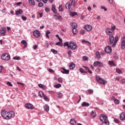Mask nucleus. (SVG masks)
I'll return each instance as SVG.
<instances>
[{"instance_id":"1","label":"nucleus","mask_w":125,"mask_h":125,"mask_svg":"<svg viewBox=\"0 0 125 125\" xmlns=\"http://www.w3.org/2000/svg\"><path fill=\"white\" fill-rule=\"evenodd\" d=\"M100 120L102 123V125H109V120H108L107 115L104 114L101 115Z\"/></svg>"},{"instance_id":"2","label":"nucleus","mask_w":125,"mask_h":125,"mask_svg":"<svg viewBox=\"0 0 125 125\" xmlns=\"http://www.w3.org/2000/svg\"><path fill=\"white\" fill-rule=\"evenodd\" d=\"M109 39L110 44H112V47H115V46H116V43H117L118 41H119V37H118V36L114 37V36H110Z\"/></svg>"},{"instance_id":"3","label":"nucleus","mask_w":125,"mask_h":125,"mask_svg":"<svg viewBox=\"0 0 125 125\" xmlns=\"http://www.w3.org/2000/svg\"><path fill=\"white\" fill-rule=\"evenodd\" d=\"M96 79L98 83H99L101 84L105 85L107 83V81H105V79L100 77L99 76H97Z\"/></svg>"},{"instance_id":"4","label":"nucleus","mask_w":125,"mask_h":125,"mask_svg":"<svg viewBox=\"0 0 125 125\" xmlns=\"http://www.w3.org/2000/svg\"><path fill=\"white\" fill-rule=\"evenodd\" d=\"M1 58L4 61H8L10 59V55L7 53H4L1 55Z\"/></svg>"},{"instance_id":"5","label":"nucleus","mask_w":125,"mask_h":125,"mask_svg":"<svg viewBox=\"0 0 125 125\" xmlns=\"http://www.w3.org/2000/svg\"><path fill=\"white\" fill-rule=\"evenodd\" d=\"M78 47L77 46V44L73 42H69V48H70L72 50H75Z\"/></svg>"},{"instance_id":"6","label":"nucleus","mask_w":125,"mask_h":125,"mask_svg":"<svg viewBox=\"0 0 125 125\" xmlns=\"http://www.w3.org/2000/svg\"><path fill=\"white\" fill-rule=\"evenodd\" d=\"M1 115L2 118L5 120H8V112L2 109L1 111Z\"/></svg>"},{"instance_id":"7","label":"nucleus","mask_w":125,"mask_h":125,"mask_svg":"<svg viewBox=\"0 0 125 125\" xmlns=\"http://www.w3.org/2000/svg\"><path fill=\"white\" fill-rule=\"evenodd\" d=\"M105 32L108 36H112V35H114V31H113V30L110 28H106Z\"/></svg>"},{"instance_id":"8","label":"nucleus","mask_w":125,"mask_h":125,"mask_svg":"<svg viewBox=\"0 0 125 125\" xmlns=\"http://www.w3.org/2000/svg\"><path fill=\"white\" fill-rule=\"evenodd\" d=\"M15 117V112L13 111H10L8 112V120H10L12 118Z\"/></svg>"},{"instance_id":"9","label":"nucleus","mask_w":125,"mask_h":125,"mask_svg":"<svg viewBox=\"0 0 125 125\" xmlns=\"http://www.w3.org/2000/svg\"><path fill=\"white\" fill-rule=\"evenodd\" d=\"M25 108L28 109H31V110H34L35 109V106L33 105V104H30V103H27L25 105Z\"/></svg>"},{"instance_id":"10","label":"nucleus","mask_w":125,"mask_h":125,"mask_svg":"<svg viewBox=\"0 0 125 125\" xmlns=\"http://www.w3.org/2000/svg\"><path fill=\"white\" fill-rule=\"evenodd\" d=\"M93 65L95 67L98 66V67H103V63L101 62L96 61L94 62Z\"/></svg>"},{"instance_id":"11","label":"nucleus","mask_w":125,"mask_h":125,"mask_svg":"<svg viewBox=\"0 0 125 125\" xmlns=\"http://www.w3.org/2000/svg\"><path fill=\"white\" fill-rule=\"evenodd\" d=\"M84 28L88 32H90L92 30V26L89 24H87L84 26Z\"/></svg>"},{"instance_id":"12","label":"nucleus","mask_w":125,"mask_h":125,"mask_svg":"<svg viewBox=\"0 0 125 125\" xmlns=\"http://www.w3.org/2000/svg\"><path fill=\"white\" fill-rule=\"evenodd\" d=\"M104 51L106 53H111L112 52V48L111 47L107 46L105 47Z\"/></svg>"},{"instance_id":"13","label":"nucleus","mask_w":125,"mask_h":125,"mask_svg":"<svg viewBox=\"0 0 125 125\" xmlns=\"http://www.w3.org/2000/svg\"><path fill=\"white\" fill-rule=\"evenodd\" d=\"M0 33L2 36H5L6 33V28L5 27H2L0 31Z\"/></svg>"},{"instance_id":"14","label":"nucleus","mask_w":125,"mask_h":125,"mask_svg":"<svg viewBox=\"0 0 125 125\" xmlns=\"http://www.w3.org/2000/svg\"><path fill=\"white\" fill-rule=\"evenodd\" d=\"M33 35H34L36 38H39V37L41 36V33L38 30H35L33 32Z\"/></svg>"},{"instance_id":"15","label":"nucleus","mask_w":125,"mask_h":125,"mask_svg":"<svg viewBox=\"0 0 125 125\" xmlns=\"http://www.w3.org/2000/svg\"><path fill=\"white\" fill-rule=\"evenodd\" d=\"M120 119L121 121L125 120V112H122L120 114Z\"/></svg>"},{"instance_id":"16","label":"nucleus","mask_w":125,"mask_h":125,"mask_svg":"<svg viewBox=\"0 0 125 125\" xmlns=\"http://www.w3.org/2000/svg\"><path fill=\"white\" fill-rule=\"evenodd\" d=\"M21 14H23V11L21 9H19L18 10L16 11V15L19 16Z\"/></svg>"},{"instance_id":"17","label":"nucleus","mask_w":125,"mask_h":125,"mask_svg":"<svg viewBox=\"0 0 125 125\" xmlns=\"http://www.w3.org/2000/svg\"><path fill=\"white\" fill-rule=\"evenodd\" d=\"M62 70L61 71L62 74H69L70 71L69 70L66 69L65 68H62Z\"/></svg>"},{"instance_id":"18","label":"nucleus","mask_w":125,"mask_h":125,"mask_svg":"<svg viewBox=\"0 0 125 125\" xmlns=\"http://www.w3.org/2000/svg\"><path fill=\"white\" fill-rule=\"evenodd\" d=\"M76 67V64L74 62L70 63L69 65V68L71 69V70H73L75 69V67Z\"/></svg>"},{"instance_id":"19","label":"nucleus","mask_w":125,"mask_h":125,"mask_svg":"<svg viewBox=\"0 0 125 125\" xmlns=\"http://www.w3.org/2000/svg\"><path fill=\"white\" fill-rule=\"evenodd\" d=\"M108 64L110 66H113V67L116 66V63H115V62H114V61H109L108 62Z\"/></svg>"},{"instance_id":"20","label":"nucleus","mask_w":125,"mask_h":125,"mask_svg":"<svg viewBox=\"0 0 125 125\" xmlns=\"http://www.w3.org/2000/svg\"><path fill=\"white\" fill-rule=\"evenodd\" d=\"M70 26H72V29L77 28L78 26L77 25V23L76 22H72L70 24Z\"/></svg>"},{"instance_id":"21","label":"nucleus","mask_w":125,"mask_h":125,"mask_svg":"<svg viewBox=\"0 0 125 125\" xmlns=\"http://www.w3.org/2000/svg\"><path fill=\"white\" fill-rule=\"evenodd\" d=\"M82 107H88V106H89V104L87 102H83L82 104Z\"/></svg>"},{"instance_id":"22","label":"nucleus","mask_w":125,"mask_h":125,"mask_svg":"<svg viewBox=\"0 0 125 125\" xmlns=\"http://www.w3.org/2000/svg\"><path fill=\"white\" fill-rule=\"evenodd\" d=\"M28 2L30 5H35L36 2L34 0H28Z\"/></svg>"},{"instance_id":"23","label":"nucleus","mask_w":125,"mask_h":125,"mask_svg":"<svg viewBox=\"0 0 125 125\" xmlns=\"http://www.w3.org/2000/svg\"><path fill=\"white\" fill-rule=\"evenodd\" d=\"M121 47L123 49L125 48V40H124L121 42Z\"/></svg>"},{"instance_id":"24","label":"nucleus","mask_w":125,"mask_h":125,"mask_svg":"<svg viewBox=\"0 0 125 125\" xmlns=\"http://www.w3.org/2000/svg\"><path fill=\"white\" fill-rule=\"evenodd\" d=\"M69 15L70 16H72V17H74V16L78 15V13H77V12H70L69 13Z\"/></svg>"},{"instance_id":"25","label":"nucleus","mask_w":125,"mask_h":125,"mask_svg":"<svg viewBox=\"0 0 125 125\" xmlns=\"http://www.w3.org/2000/svg\"><path fill=\"white\" fill-rule=\"evenodd\" d=\"M90 116L92 117V118H94V117L96 116V112H95V111H92L90 113Z\"/></svg>"},{"instance_id":"26","label":"nucleus","mask_w":125,"mask_h":125,"mask_svg":"<svg viewBox=\"0 0 125 125\" xmlns=\"http://www.w3.org/2000/svg\"><path fill=\"white\" fill-rule=\"evenodd\" d=\"M44 109L46 112H48L49 111V106L47 104H45L44 106Z\"/></svg>"},{"instance_id":"27","label":"nucleus","mask_w":125,"mask_h":125,"mask_svg":"<svg viewBox=\"0 0 125 125\" xmlns=\"http://www.w3.org/2000/svg\"><path fill=\"white\" fill-rule=\"evenodd\" d=\"M52 11L54 13H56L57 12V11H56V9H55V5L54 4L52 5Z\"/></svg>"},{"instance_id":"28","label":"nucleus","mask_w":125,"mask_h":125,"mask_svg":"<svg viewBox=\"0 0 125 125\" xmlns=\"http://www.w3.org/2000/svg\"><path fill=\"white\" fill-rule=\"evenodd\" d=\"M72 33L74 36H75V35H76L78 33V29H77V28H72Z\"/></svg>"},{"instance_id":"29","label":"nucleus","mask_w":125,"mask_h":125,"mask_svg":"<svg viewBox=\"0 0 125 125\" xmlns=\"http://www.w3.org/2000/svg\"><path fill=\"white\" fill-rule=\"evenodd\" d=\"M58 96H57V98H62V96H63V94L61 92H59L57 93Z\"/></svg>"},{"instance_id":"30","label":"nucleus","mask_w":125,"mask_h":125,"mask_svg":"<svg viewBox=\"0 0 125 125\" xmlns=\"http://www.w3.org/2000/svg\"><path fill=\"white\" fill-rule=\"evenodd\" d=\"M58 8L60 12H63V11H64V9L62 8V5H60Z\"/></svg>"},{"instance_id":"31","label":"nucleus","mask_w":125,"mask_h":125,"mask_svg":"<svg viewBox=\"0 0 125 125\" xmlns=\"http://www.w3.org/2000/svg\"><path fill=\"white\" fill-rule=\"evenodd\" d=\"M77 121L75 119H71L70 120V123L71 125H76Z\"/></svg>"},{"instance_id":"32","label":"nucleus","mask_w":125,"mask_h":125,"mask_svg":"<svg viewBox=\"0 0 125 125\" xmlns=\"http://www.w3.org/2000/svg\"><path fill=\"white\" fill-rule=\"evenodd\" d=\"M39 95L40 96V97H43L44 93H43V92L42 91H40L39 92Z\"/></svg>"},{"instance_id":"33","label":"nucleus","mask_w":125,"mask_h":125,"mask_svg":"<svg viewBox=\"0 0 125 125\" xmlns=\"http://www.w3.org/2000/svg\"><path fill=\"white\" fill-rule=\"evenodd\" d=\"M116 73H118V74H123V72H122V70L120 69L119 68H116Z\"/></svg>"},{"instance_id":"34","label":"nucleus","mask_w":125,"mask_h":125,"mask_svg":"<svg viewBox=\"0 0 125 125\" xmlns=\"http://www.w3.org/2000/svg\"><path fill=\"white\" fill-rule=\"evenodd\" d=\"M71 4L69 3H67L66 4H65V8H67H67L68 9H70V8H71Z\"/></svg>"},{"instance_id":"35","label":"nucleus","mask_w":125,"mask_h":125,"mask_svg":"<svg viewBox=\"0 0 125 125\" xmlns=\"http://www.w3.org/2000/svg\"><path fill=\"white\" fill-rule=\"evenodd\" d=\"M96 55L98 59H100V58H101V56H100V53H99V52H97L96 53Z\"/></svg>"},{"instance_id":"36","label":"nucleus","mask_w":125,"mask_h":125,"mask_svg":"<svg viewBox=\"0 0 125 125\" xmlns=\"http://www.w3.org/2000/svg\"><path fill=\"white\" fill-rule=\"evenodd\" d=\"M21 43H22V44H24V47H26L27 46V42H26V41L23 40L21 41Z\"/></svg>"},{"instance_id":"37","label":"nucleus","mask_w":125,"mask_h":125,"mask_svg":"<svg viewBox=\"0 0 125 125\" xmlns=\"http://www.w3.org/2000/svg\"><path fill=\"white\" fill-rule=\"evenodd\" d=\"M13 60H21V58H20V57L15 56V57H13Z\"/></svg>"},{"instance_id":"38","label":"nucleus","mask_w":125,"mask_h":125,"mask_svg":"<svg viewBox=\"0 0 125 125\" xmlns=\"http://www.w3.org/2000/svg\"><path fill=\"white\" fill-rule=\"evenodd\" d=\"M114 122L115 124H120V120L117 118H114Z\"/></svg>"},{"instance_id":"39","label":"nucleus","mask_w":125,"mask_h":125,"mask_svg":"<svg viewBox=\"0 0 125 125\" xmlns=\"http://www.w3.org/2000/svg\"><path fill=\"white\" fill-rule=\"evenodd\" d=\"M61 84L58 83L54 85V87H56V88H59V87H61Z\"/></svg>"},{"instance_id":"40","label":"nucleus","mask_w":125,"mask_h":125,"mask_svg":"<svg viewBox=\"0 0 125 125\" xmlns=\"http://www.w3.org/2000/svg\"><path fill=\"white\" fill-rule=\"evenodd\" d=\"M50 31H47L46 32V38H47L48 39H49V36L48 35H49V34H50Z\"/></svg>"},{"instance_id":"41","label":"nucleus","mask_w":125,"mask_h":125,"mask_svg":"<svg viewBox=\"0 0 125 125\" xmlns=\"http://www.w3.org/2000/svg\"><path fill=\"white\" fill-rule=\"evenodd\" d=\"M38 86L39 87H41V88H43L44 89H45V86L42 84H39Z\"/></svg>"},{"instance_id":"42","label":"nucleus","mask_w":125,"mask_h":125,"mask_svg":"<svg viewBox=\"0 0 125 125\" xmlns=\"http://www.w3.org/2000/svg\"><path fill=\"white\" fill-rule=\"evenodd\" d=\"M101 8L102 9H104V11H107L108 10V9L105 6H101Z\"/></svg>"},{"instance_id":"43","label":"nucleus","mask_w":125,"mask_h":125,"mask_svg":"<svg viewBox=\"0 0 125 125\" xmlns=\"http://www.w3.org/2000/svg\"><path fill=\"white\" fill-rule=\"evenodd\" d=\"M56 45H60V46H62L63 45V43L59 42L56 43Z\"/></svg>"},{"instance_id":"44","label":"nucleus","mask_w":125,"mask_h":125,"mask_svg":"<svg viewBox=\"0 0 125 125\" xmlns=\"http://www.w3.org/2000/svg\"><path fill=\"white\" fill-rule=\"evenodd\" d=\"M51 52H53L54 54H57V51L54 49H51Z\"/></svg>"},{"instance_id":"45","label":"nucleus","mask_w":125,"mask_h":125,"mask_svg":"<svg viewBox=\"0 0 125 125\" xmlns=\"http://www.w3.org/2000/svg\"><path fill=\"white\" fill-rule=\"evenodd\" d=\"M114 103L116 105H118V104H120V101L119 100L116 99L114 101Z\"/></svg>"},{"instance_id":"46","label":"nucleus","mask_w":125,"mask_h":125,"mask_svg":"<svg viewBox=\"0 0 125 125\" xmlns=\"http://www.w3.org/2000/svg\"><path fill=\"white\" fill-rule=\"evenodd\" d=\"M58 82L59 83H63V79H62V78H59L58 79Z\"/></svg>"},{"instance_id":"47","label":"nucleus","mask_w":125,"mask_h":125,"mask_svg":"<svg viewBox=\"0 0 125 125\" xmlns=\"http://www.w3.org/2000/svg\"><path fill=\"white\" fill-rule=\"evenodd\" d=\"M83 59L84 61H87V60H88V58L86 56H83Z\"/></svg>"},{"instance_id":"48","label":"nucleus","mask_w":125,"mask_h":125,"mask_svg":"<svg viewBox=\"0 0 125 125\" xmlns=\"http://www.w3.org/2000/svg\"><path fill=\"white\" fill-rule=\"evenodd\" d=\"M64 46H67L68 48H69V42H65L64 43Z\"/></svg>"},{"instance_id":"49","label":"nucleus","mask_w":125,"mask_h":125,"mask_svg":"<svg viewBox=\"0 0 125 125\" xmlns=\"http://www.w3.org/2000/svg\"><path fill=\"white\" fill-rule=\"evenodd\" d=\"M80 33L82 34V35H84L85 33V31H84V30L83 29H82L81 30H80Z\"/></svg>"},{"instance_id":"50","label":"nucleus","mask_w":125,"mask_h":125,"mask_svg":"<svg viewBox=\"0 0 125 125\" xmlns=\"http://www.w3.org/2000/svg\"><path fill=\"white\" fill-rule=\"evenodd\" d=\"M45 10L46 12H49L50 9H49V8H48L47 7H45Z\"/></svg>"},{"instance_id":"51","label":"nucleus","mask_w":125,"mask_h":125,"mask_svg":"<svg viewBox=\"0 0 125 125\" xmlns=\"http://www.w3.org/2000/svg\"><path fill=\"white\" fill-rule=\"evenodd\" d=\"M21 19H22L23 21H26L27 20V17H24V16H22Z\"/></svg>"},{"instance_id":"52","label":"nucleus","mask_w":125,"mask_h":125,"mask_svg":"<svg viewBox=\"0 0 125 125\" xmlns=\"http://www.w3.org/2000/svg\"><path fill=\"white\" fill-rule=\"evenodd\" d=\"M43 5V3H42V2H39L38 3V6L39 7H42V6Z\"/></svg>"},{"instance_id":"53","label":"nucleus","mask_w":125,"mask_h":125,"mask_svg":"<svg viewBox=\"0 0 125 125\" xmlns=\"http://www.w3.org/2000/svg\"><path fill=\"white\" fill-rule=\"evenodd\" d=\"M43 99L45 101H49L48 98L46 96H43Z\"/></svg>"},{"instance_id":"54","label":"nucleus","mask_w":125,"mask_h":125,"mask_svg":"<svg viewBox=\"0 0 125 125\" xmlns=\"http://www.w3.org/2000/svg\"><path fill=\"white\" fill-rule=\"evenodd\" d=\"M82 42H86L87 43H89V44H90V45L91 44V43H90V42H89L88 41H85V40H82Z\"/></svg>"},{"instance_id":"55","label":"nucleus","mask_w":125,"mask_h":125,"mask_svg":"<svg viewBox=\"0 0 125 125\" xmlns=\"http://www.w3.org/2000/svg\"><path fill=\"white\" fill-rule=\"evenodd\" d=\"M92 93H93V90L92 89H89L88 90V94H92Z\"/></svg>"},{"instance_id":"56","label":"nucleus","mask_w":125,"mask_h":125,"mask_svg":"<svg viewBox=\"0 0 125 125\" xmlns=\"http://www.w3.org/2000/svg\"><path fill=\"white\" fill-rule=\"evenodd\" d=\"M75 2H76V0H72L71 2V5H75Z\"/></svg>"},{"instance_id":"57","label":"nucleus","mask_w":125,"mask_h":125,"mask_svg":"<svg viewBox=\"0 0 125 125\" xmlns=\"http://www.w3.org/2000/svg\"><path fill=\"white\" fill-rule=\"evenodd\" d=\"M57 18L59 20H60V21H62V17L61 16L59 15L58 16Z\"/></svg>"},{"instance_id":"58","label":"nucleus","mask_w":125,"mask_h":125,"mask_svg":"<svg viewBox=\"0 0 125 125\" xmlns=\"http://www.w3.org/2000/svg\"><path fill=\"white\" fill-rule=\"evenodd\" d=\"M79 71L82 74H83V73H84V71H83V69L82 68H79Z\"/></svg>"},{"instance_id":"59","label":"nucleus","mask_w":125,"mask_h":125,"mask_svg":"<svg viewBox=\"0 0 125 125\" xmlns=\"http://www.w3.org/2000/svg\"><path fill=\"white\" fill-rule=\"evenodd\" d=\"M7 84L8 85H9V86H13V85H12V84L10 82H8L7 83Z\"/></svg>"},{"instance_id":"60","label":"nucleus","mask_w":125,"mask_h":125,"mask_svg":"<svg viewBox=\"0 0 125 125\" xmlns=\"http://www.w3.org/2000/svg\"><path fill=\"white\" fill-rule=\"evenodd\" d=\"M67 54L69 55V56H71V55H72V51L69 50Z\"/></svg>"},{"instance_id":"61","label":"nucleus","mask_w":125,"mask_h":125,"mask_svg":"<svg viewBox=\"0 0 125 125\" xmlns=\"http://www.w3.org/2000/svg\"><path fill=\"white\" fill-rule=\"evenodd\" d=\"M115 80H116V81H118V82H120V76H117V77H115Z\"/></svg>"},{"instance_id":"62","label":"nucleus","mask_w":125,"mask_h":125,"mask_svg":"<svg viewBox=\"0 0 125 125\" xmlns=\"http://www.w3.org/2000/svg\"><path fill=\"white\" fill-rule=\"evenodd\" d=\"M111 30H112L113 31H115V30H116L115 25H113V26H111Z\"/></svg>"},{"instance_id":"63","label":"nucleus","mask_w":125,"mask_h":125,"mask_svg":"<svg viewBox=\"0 0 125 125\" xmlns=\"http://www.w3.org/2000/svg\"><path fill=\"white\" fill-rule=\"evenodd\" d=\"M49 72H50V73H54V70H53L52 69H48Z\"/></svg>"},{"instance_id":"64","label":"nucleus","mask_w":125,"mask_h":125,"mask_svg":"<svg viewBox=\"0 0 125 125\" xmlns=\"http://www.w3.org/2000/svg\"><path fill=\"white\" fill-rule=\"evenodd\" d=\"M121 82L123 83H125V79L123 78L121 80Z\"/></svg>"}]
</instances>
